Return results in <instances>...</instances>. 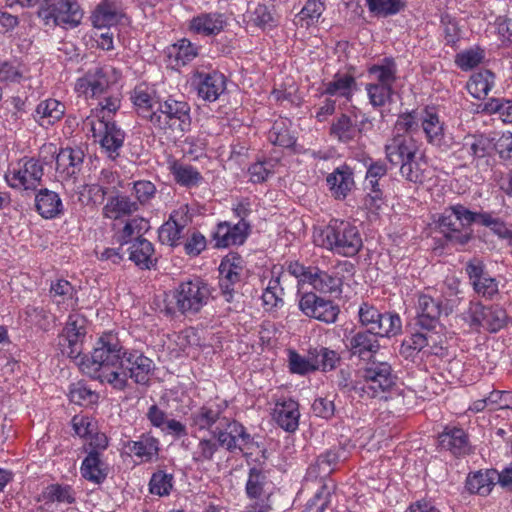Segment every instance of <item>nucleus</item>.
Segmentation results:
<instances>
[{
	"label": "nucleus",
	"mask_w": 512,
	"mask_h": 512,
	"mask_svg": "<svg viewBox=\"0 0 512 512\" xmlns=\"http://www.w3.org/2000/svg\"><path fill=\"white\" fill-rule=\"evenodd\" d=\"M78 365L89 378L120 391L127 387L129 378L137 384H147L154 370L150 358L141 351L126 349L112 333L103 334L92 352L80 358Z\"/></svg>",
	"instance_id": "nucleus-1"
},
{
	"label": "nucleus",
	"mask_w": 512,
	"mask_h": 512,
	"mask_svg": "<svg viewBox=\"0 0 512 512\" xmlns=\"http://www.w3.org/2000/svg\"><path fill=\"white\" fill-rule=\"evenodd\" d=\"M191 107L188 102L168 97L159 101L151 126L163 135L182 137L191 128Z\"/></svg>",
	"instance_id": "nucleus-2"
},
{
	"label": "nucleus",
	"mask_w": 512,
	"mask_h": 512,
	"mask_svg": "<svg viewBox=\"0 0 512 512\" xmlns=\"http://www.w3.org/2000/svg\"><path fill=\"white\" fill-rule=\"evenodd\" d=\"M320 237L322 247L345 257L355 256L363 245L357 227L344 220L332 219Z\"/></svg>",
	"instance_id": "nucleus-3"
},
{
	"label": "nucleus",
	"mask_w": 512,
	"mask_h": 512,
	"mask_svg": "<svg viewBox=\"0 0 512 512\" xmlns=\"http://www.w3.org/2000/svg\"><path fill=\"white\" fill-rule=\"evenodd\" d=\"M475 222V212L457 204L446 208L436 221L439 231L451 243L465 245L472 238L470 226Z\"/></svg>",
	"instance_id": "nucleus-4"
},
{
	"label": "nucleus",
	"mask_w": 512,
	"mask_h": 512,
	"mask_svg": "<svg viewBox=\"0 0 512 512\" xmlns=\"http://www.w3.org/2000/svg\"><path fill=\"white\" fill-rule=\"evenodd\" d=\"M118 77L119 74L115 68L95 65L77 79L75 91L85 98H99L108 93Z\"/></svg>",
	"instance_id": "nucleus-5"
},
{
	"label": "nucleus",
	"mask_w": 512,
	"mask_h": 512,
	"mask_svg": "<svg viewBox=\"0 0 512 512\" xmlns=\"http://www.w3.org/2000/svg\"><path fill=\"white\" fill-rule=\"evenodd\" d=\"M210 297L209 284L199 277L181 282L174 292L176 306L182 314L198 313Z\"/></svg>",
	"instance_id": "nucleus-6"
},
{
	"label": "nucleus",
	"mask_w": 512,
	"mask_h": 512,
	"mask_svg": "<svg viewBox=\"0 0 512 512\" xmlns=\"http://www.w3.org/2000/svg\"><path fill=\"white\" fill-rule=\"evenodd\" d=\"M38 15L46 24L52 21L55 25L75 28L81 23L83 12L75 0H44Z\"/></svg>",
	"instance_id": "nucleus-7"
},
{
	"label": "nucleus",
	"mask_w": 512,
	"mask_h": 512,
	"mask_svg": "<svg viewBox=\"0 0 512 512\" xmlns=\"http://www.w3.org/2000/svg\"><path fill=\"white\" fill-rule=\"evenodd\" d=\"M452 307L443 304L440 297H433L427 293H420L416 304V322L415 325L423 331L442 330L443 326L440 317L449 315Z\"/></svg>",
	"instance_id": "nucleus-8"
},
{
	"label": "nucleus",
	"mask_w": 512,
	"mask_h": 512,
	"mask_svg": "<svg viewBox=\"0 0 512 512\" xmlns=\"http://www.w3.org/2000/svg\"><path fill=\"white\" fill-rule=\"evenodd\" d=\"M452 149V157L466 167L489 155L491 140L483 134H467L460 142H453Z\"/></svg>",
	"instance_id": "nucleus-9"
},
{
	"label": "nucleus",
	"mask_w": 512,
	"mask_h": 512,
	"mask_svg": "<svg viewBox=\"0 0 512 512\" xmlns=\"http://www.w3.org/2000/svg\"><path fill=\"white\" fill-rule=\"evenodd\" d=\"M212 434L220 446L231 453L236 450L242 451L243 446L252 442V437L246 432V428L238 421L228 417H225L223 422L215 427Z\"/></svg>",
	"instance_id": "nucleus-10"
},
{
	"label": "nucleus",
	"mask_w": 512,
	"mask_h": 512,
	"mask_svg": "<svg viewBox=\"0 0 512 512\" xmlns=\"http://www.w3.org/2000/svg\"><path fill=\"white\" fill-rule=\"evenodd\" d=\"M43 175V166L39 160L30 158L23 160L19 168L9 170L5 179L12 188L33 191L40 185Z\"/></svg>",
	"instance_id": "nucleus-11"
},
{
	"label": "nucleus",
	"mask_w": 512,
	"mask_h": 512,
	"mask_svg": "<svg viewBox=\"0 0 512 512\" xmlns=\"http://www.w3.org/2000/svg\"><path fill=\"white\" fill-rule=\"evenodd\" d=\"M299 308L306 316L327 324L335 323L340 313L337 304L331 300L321 298L313 292L301 296Z\"/></svg>",
	"instance_id": "nucleus-12"
},
{
	"label": "nucleus",
	"mask_w": 512,
	"mask_h": 512,
	"mask_svg": "<svg viewBox=\"0 0 512 512\" xmlns=\"http://www.w3.org/2000/svg\"><path fill=\"white\" fill-rule=\"evenodd\" d=\"M89 124H91L93 137L99 139L100 146L107 156L112 160L118 158L124 144L125 132L115 122L98 120V129L93 121Z\"/></svg>",
	"instance_id": "nucleus-13"
},
{
	"label": "nucleus",
	"mask_w": 512,
	"mask_h": 512,
	"mask_svg": "<svg viewBox=\"0 0 512 512\" xmlns=\"http://www.w3.org/2000/svg\"><path fill=\"white\" fill-rule=\"evenodd\" d=\"M420 121L429 144L444 152L452 149V138L446 137L445 124L440 120L434 108H425L421 113Z\"/></svg>",
	"instance_id": "nucleus-14"
},
{
	"label": "nucleus",
	"mask_w": 512,
	"mask_h": 512,
	"mask_svg": "<svg viewBox=\"0 0 512 512\" xmlns=\"http://www.w3.org/2000/svg\"><path fill=\"white\" fill-rule=\"evenodd\" d=\"M219 288L225 301L234 300L235 286L241 280L242 259L239 255H230L222 259L219 265Z\"/></svg>",
	"instance_id": "nucleus-15"
},
{
	"label": "nucleus",
	"mask_w": 512,
	"mask_h": 512,
	"mask_svg": "<svg viewBox=\"0 0 512 512\" xmlns=\"http://www.w3.org/2000/svg\"><path fill=\"white\" fill-rule=\"evenodd\" d=\"M378 337L373 330L352 331L347 337L346 348L351 357H357L362 361H371L380 351Z\"/></svg>",
	"instance_id": "nucleus-16"
},
{
	"label": "nucleus",
	"mask_w": 512,
	"mask_h": 512,
	"mask_svg": "<svg viewBox=\"0 0 512 512\" xmlns=\"http://www.w3.org/2000/svg\"><path fill=\"white\" fill-rule=\"evenodd\" d=\"M227 18L220 12H202L193 16L188 23L190 33L202 37H215L224 31Z\"/></svg>",
	"instance_id": "nucleus-17"
},
{
	"label": "nucleus",
	"mask_w": 512,
	"mask_h": 512,
	"mask_svg": "<svg viewBox=\"0 0 512 512\" xmlns=\"http://www.w3.org/2000/svg\"><path fill=\"white\" fill-rule=\"evenodd\" d=\"M367 365L360 369L358 373L366 383H371L377 391H388L394 384L391 365L381 361H367Z\"/></svg>",
	"instance_id": "nucleus-18"
},
{
	"label": "nucleus",
	"mask_w": 512,
	"mask_h": 512,
	"mask_svg": "<svg viewBox=\"0 0 512 512\" xmlns=\"http://www.w3.org/2000/svg\"><path fill=\"white\" fill-rule=\"evenodd\" d=\"M198 96L205 101H216L226 89V78L218 72H197L193 77Z\"/></svg>",
	"instance_id": "nucleus-19"
},
{
	"label": "nucleus",
	"mask_w": 512,
	"mask_h": 512,
	"mask_svg": "<svg viewBox=\"0 0 512 512\" xmlns=\"http://www.w3.org/2000/svg\"><path fill=\"white\" fill-rule=\"evenodd\" d=\"M250 225L245 220L231 225L229 222H222L217 225L213 233L215 248H226L232 245H241L249 234Z\"/></svg>",
	"instance_id": "nucleus-20"
},
{
	"label": "nucleus",
	"mask_w": 512,
	"mask_h": 512,
	"mask_svg": "<svg viewBox=\"0 0 512 512\" xmlns=\"http://www.w3.org/2000/svg\"><path fill=\"white\" fill-rule=\"evenodd\" d=\"M466 273L469 276L474 291L483 297L492 298L498 293L496 280L484 271V265L480 260L474 259L467 263Z\"/></svg>",
	"instance_id": "nucleus-21"
},
{
	"label": "nucleus",
	"mask_w": 512,
	"mask_h": 512,
	"mask_svg": "<svg viewBox=\"0 0 512 512\" xmlns=\"http://www.w3.org/2000/svg\"><path fill=\"white\" fill-rule=\"evenodd\" d=\"M225 417L221 405H203L192 411L188 420L194 433L206 430L212 432V428L220 425Z\"/></svg>",
	"instance_id": "nucleus-22"
},
{
	"label": "nucleus",
	"mask_w": 512,
	"mask_h": 512,
	"mask_svg": "<svg viewBox=\"0 0 512 512\" xmlns=\"http://www.w3.org/2000/svg\"><path fill=\"white\" fill-rule=\"evenodd\" d=\"M273 488L266 471L260 467L249 469L245 491L250 499H256L257 503H269Z\"/></svg>",
	"instance_id": "nucleus-23"
},
{
	"label": "nucleus",
	"mask_w": 512,
	"mask_h": 512,
	"mask_svg": "<svg viewBox=\"0 0 512 512\" xmlns=\"http://www.w3.org/2000/svg\"><path fill=\"white\" fill-rule=\"evenodd\" d=\"M84 157L79 147L62 148L56 155V171L63 179L75 178L82 169Z\"/></svg>",
	"instance_id": "nucleus-24"
},
{
	"label": "nucleus",
	"mask_w": 512,
	"mask_h": 512,
	"mask_svg": "<svg viewBox=\"0 0 512 512\" xmlns=\"http://www.w3.org/2000/svg\"><path fill=\"white\" fill-rule=\"evenodd\" d=\"M124 17L121 4L114 0H102L91 14V22L95 28H111Z\"/></svg>",
	"instance_id": "nucleus-25"
},
{
	"label": "nucleus",
	"mask_w": 512,
	"mask_h": 512,
	"mask_svg": "<svg viewBox=\"0 0 512 512\" xmlns=\"http://www.w3.org/2000/svg\"><path fill=\"white\" fill-rule=\"evenodd\" d=\"M385 152L391 164L402 165L403 162L416 158L417 145L411 137L397 134L386 144Z\"/></svg>",
	"instance_id": "nucleus-26"
},
{
	"label": "nucleus",
	"mask_w": 512,
	"mask_h": 512,
	"mask_svg": "<svg viewBox=\"0 0 512 512\" xmlns=\"http://www.w3.org/2000/svg\"><path fill=\"white\" fill-rule=\"evenodd\" d=\"M186 207L174 211L167 222L159 229V239L163 244L171 246L178 245V241L182 237V232L189 222Z\"/></svg>",
	"instance_id": "nucleus-27"
},
{
	"label": "nucleus",
	"mask_w": 512,
	"mask_h": 512,
	"mask_svg": "<svg viewBox=\"0 0 512 512\" xmlns=\"http://www.w3.org/2000/svg\"><path fill=\"white\" fill-rule=\"evenodd\" d=\"M129 259L141 270H151L157 265L154 245L143 237H136L129 242Z\"/></svg>",
	"instance_id": "nucleus-28"
},
{
	"label": "nucleus",
	"mask_w": 512,
	"mask_h": 512,
	"mask_svg": "<svg viewBox=\"0 0 512 512\" xmlns=\"http://www.w3.org/2000/svg\"><path fill=\"white\" fill-rule=\"evenodd\" d=\"M139 209L138 202L133 201L129 196L117 192L110 196L102 209L104 218L118 220L132 215Z\"/></svg>",
	"instance_id": "nucleus-29"
},
{
	"label": "nucleus",
	"mask_w": 512,
	"mask_h": 512,
	"mask_svg": "<svg viewBox=\"0 0 512 512\" xmlns=\"http://www.w3.org/2000/svg\"><path fill=\"white\" fill-rule=\"evenodd\" d=\"M299 405L292 399L277 402L274 407L273 418L285 431L294 432L299 425Z\"/></svg>",
	"instance_id": "nucleus-30"
},
{
	"label": "nucleus",
	"mask_w": 512,
	"mask_h": 512,
	"mask_svg": "<svg viewBox=\"0 0 512 512\" xmlns=\"http://www.w3.org/2000/svg\"><path fill=\"white\" fill-rule=\"evenodd\" d=\"M438 442L441 449L450 451L455 456L469 451L468 437L462 428L445 427L438 436Z\"/></svg>",
	"instance_id": "nucleus-31"
},
{
	"label": "nucleus",
	"mask_w": 512,
	"mask_h": 512,
	"mask_svg": "<svg viewBox=\"0 0 512 512\" xmlns=\"http://www.w3.org/2000/svg\"><path fill=\"white\" fill-rule=\"evenodd\" d=\"M108 467L101 459L100 453L92 449L82 461L80 473L82 477L94 484H102L108 476Z\"/></svg>",
	"instance_id": "nucleus-32"
},
{
	"label": "nucleus",
	"mask_w": 512,
	"mask_h": 512,
	"mask_svg": "<svg viewBox=\"0 0 512 512\" xmlns=\"http://www.w3.org/2000/svg\"><path fill=\"white\" fill-rule=\"evenodd\" d=\"M154 91L144 84L136 86L131 92L130 99L134 108L141 118L151 122L152 116L155 114L157 103L153 97Z\"/></svg>",
	"instance_id": "nucleus-33"
},
{
	"label": "nucleus",
	"mask_w": 512,
	"mask_h": 512,
	"mask_svg": "<svg viewBox=\"0 0 512 512\" xmlns=\"http://www.w3.org/2000/svg\"><path fill=\"white\" fill-rule=\"evenodd\" d=\"M35 208L45 219H53L63 212L60 196L47 188L40 189L35 195Z\"/></svg>",
	"instance_id": "nucleus-34"
},
{
	"label": "nucleus",
	"mask_w": 512,
	"mask_h": 512,
	"mask_svg": "<svg viewBox=\"0 0 512 512\" xmlns=\"http://www.w3.org/2000/svg\"><path fill=\"white\" fill-rule=\"evenodd\" d=\"M326 181L336 198H345L354 185L352 169L341 165L327 176Z\"/></svg>",
	"instance_id": "nucleus-35"
},
{
	"label": "nucleus",
	"mask_w": 512,
	"mask_h": 512,
	"mask_svg": "<svg viewBox=\"0 0 512 512\" xmlns=\"http://www.w3.org/2000/svg\"><path fill=\"white\" fill-rule=\"evenodd\" d=\"M309 284L319 292L332 294L341 293L343 281L337 273H329L314 266L312 273L309 274Z\"/></svg>",
	"instance_id": "nucleus-36"
},
{
	"label": "nucleus",
	"mask_w": 512,
	"mask_h": 512,
	"mask_svg": "<svg viewBox=\"0 0 512 512\" xmlns=\"http://www.w3.org/2000/svg\"><path fill=\"white\" fill-rule=\"evenodd\" d=\"M65 114V105L53 98L41 101L33 115L36 122L41 126L53 125Z\"/></svg>",
	"instance_id": "nucleus-37"
},
{
	"label": "nucleus",
	"mask_w": 512,
	"mask_h": 512,
	"mask_svg": "<svg viewBox=\"0 0 512 512\" xmlns=\"http://www.w3.org/2000/svg\"><path fill=\"white\" fill-rule=\"evenodd\" d=\"M496 469L479 470L470 473L466 479V488L470 493L487 496L495 486Z\"/></svg>",
	"instance_id": "nucleus-38"
},
{
	"label": "nucleus",
	"mask_w": 512,
	"mask_h": 512,
	"mask_svg": "<svg viewBox=\"0 0 512 512\" xmlns=\"http://www.w3.org/2000/svg\"><path fill=\"white\" fill-rule=\"evenodd\" d=\"M362 132L347 114L336 117L330 127V136L342 143H349Z\"/></svg>",
	"instance_id": "nucleus-39"
},
{
	"label": "nucleus",
	"mask_w": 512,
	"mask_h": 512,
	"mask_svg": "<svg viewBox=\"0 0 512 512\" xmlns=\"http://www.w3.org/2000/svg\"><path fill=\"white\" fill-rule=\"evenodd\" d=\"M125 448L136 457L150 461L159 452V441L149 433L142 434L136 441H127Z\"/></svg>",
	"instance_id": "nucleus-40"
},
{
	"label": "nucleus",
	"mask_w": 512,
	"mask_h": 512,
	"mask_svg": "<svg viewBox=\"0 0 512 512\" xmlns=\"http://www.w3.org/2000/svg\"><path fill=\"white\" fill-rule=\"evenodd\" d=\"M356 88V79L348 73H336L331 81L324 84L323 95L340 96L350 99Z\"/></svg>",
	"instance_id": "nucleus-41"
},
{
	"label": "nucleus",
	"mask_w": 512,
	"mask_h": 512,
	"mask_svg": "<svg viewBox=\"0 0 512 512\" xmlns=\"http://www.w3.org/2000/svg\"><path fill=\"white\" fill-rule=\"evenodd\" d=\"M368 74L375 79V83L393 86L397 79V64L393 57H384L377 64L368 68Z\"/></svg>",
	"instance_id": "nucleus-42"
},
{
	"label": "nucleus",
	"mask_w": 512,
	"mask_h": 512,
	"mask_svg": "<svg viewBox=\"0 0 512 512\" xmlns=\"http://www.w3.org/2000/svg\"><path fill=\"white\" fill-rule=\"evenodd\" d=\"M170 171L175 181L185 187L196 186L202 180L200 172L193 166L174 161L170 165Z\"/></svg>",
	"instance_id": "nucleus-43"
},
{
	"label": "nucleus",
	"mask_w": 512,
	"mask_h": 512,
	"mask_svg": "<svg viewBox=\"0 0 512 512\" xmlns=\"http://www.w3.org/2000/svg\"><path fill=\"white\" fill-rule=\"evenodd\" d=\"M402 331V320L397 313L385 312L381 313L378 319L376 328L374 329L375 335L379 337L391 338Z\"/></svg>",
	"instance_id": "nucleus-44"
},
{
	"label": "nucleus",
	"mask_w": 512,
	"mask_h": 512,
	"mask_svg": "<svg viewBox=\"0 0 512 512\" xmlns=\"http://www.w3.org/2000/svg\"><path fill=\"white\" fill-rule=\"evenodd\" d=\"M476 224L488 227L493 233L501 238L509 240V244L512 247V231L508 229L506 224L498 217H494L489 212H475Z\"/></svg>",
	"instance_id": "nucleus-45"
},
{
	"label": "nucleus",
	"mask_w": 512,
	"mask_h": 512,
	"mask_svg": "<svg viewBox=\"0 0 512 512\" xmlns=\"http://www.w3.org/2000/svg\"><path fill=\"white\" fill-rule=\"evenodd\" d=\"M309 358L314 361L318 369L323 372L334 370L340 362V355L327 347L313 348L309 350Z\"/></svg>",
	"instance_id": "nucleus-46"
},
{
	"label": "nucleus",
	"mask_w": 512,
	"mask_h": 512,
	"mask_svg": "<svg viewBox=\"0 0 512 512\" xmlns=\"http://www.w3.org/2000/svg\"><path fill=\"white\" fill-rule=\"evenodd\" d=\"M220 444L214 435L210 438H201L192 452V460L197 464H204L211 462L214 459V455L220 448Z\"/></svg>",
	"instance_id": "nucleus-47"
},
{
	"label": "nucleus",
	"mask_w": 512,
	"mask_h": 512,
	"mask_svg": "<svg viewBox=\"0 0 512 512\" xmlns=\"http://www.w3.org/2000/svg\"><path fill=\"white\" fill-rule=\"evenodd\" d=\"M149 227V222L142 217H134L127 221L119 235L121 246L133 241L132 238L134 236L135 238L142 237Z\"/></svg>",
	"instance_id": "nucleus-48"
},
{
	"label": "nucleus",
	"mask_w": 512,
	"mask_h": 512,
	"mask_svg": "<svg viewBox=\"0 0 512 512\" xmlns=\"http://www.w3.org/2000/svg\"><path fill=\"white\" fill-rule=\"evenodd\" d=\"M70 401L80 406H90L97 403L99 395L88 388L84 383L77 382L70 386Z\"/></svg>",
	"instance_id": "nucleus-49"
},
{
	"label": "nucleus",
	"mask_w": 512,
	"mask_h": 512,
	"mask_svg": "<svg viewBox=\"0 0 512 512\" xmlns=\"http://www.w3.org/2000/svg\"><path fill=\"white\" fill-rule=\"evenodd\" d=\"M366 91L370 104L375 108L382 107L386 103L392 101L393 86L378 83H368L366 84Z\"/></svg>",
	"instance_id": "nucleus-50"
},
{
	"label": "nucleus",
	"mask_w": 512,
	"mask_h": 512,
	"mask_svg": "<svg viewBox=\"0 0 512 512\" xmlns=\"http://www.w3.org/2000/svg\"><path fill=\"white\" fill-rule=\"evenodd\" d=\"M369 11L375 15L387 17L395 15L405 7L401 0H365Z\"/></svg>",
	"instance_id": "nucleus-51"
},
{
	"label": "nucleus",
	"mask_w": 512,
	"mask_h": 512,
	"mask_svg": "<svg viewBox=\"0 0 512 512\" xmlns=\"http://www.w3.org/2000/svg\"><path fill=\"white\" fill-rule=\"evenodd\" d=\"M440 23L445 44L455 47L460 41L462 34L458 21L448 13H445L441 16Z\"/></svg>",
	"instance_id": "nucleus-52"
},
{
	"label": "nucleus",
	"mask_w": 512,
	"mask_h": 512,
	"mask_svg": "<svg viewBox=\"0 0 512 512\" xmlns=\"http://www.w3.org/2000/svg\"><path fill=\"white\" fill-rule=\"evenodd\" d=\"M85 337L74 335H68L62 333L59 336V346L63 355L71 359H78L81 357L83 350V341Z\"/></svg>",
	"instance_id": "nucleus-53"
},
{
	"label": "nucleus",
	"mask_w": 512,
	"mask_h": 512,
	"mask_svg": "<svg viewBox=\"0 0 512 512\" xmlns=\"http://www.w3.org/2000/svg\"><path fill=\"white\" fill-rule=\"evenodd\" d=\"M507 320L506 311L499 305L485 307L484 328L489 332H497L502 329Z\"/></svg>",
	"instance_id": "nucleus-54"
},
{
	"label": "nucleus",
	"mask_w": 512,
	"mask_h": 512,
	"mask_svg": "<svg viewBox=\"0 0 512 512\" xmlns=\"http://www.w3.org/2000/svg\"><path fill=\"white\" fill-rule=\"evenodd\" d=\"M484 56V50L480 47L470 48L458 53L455 57V63L460 69L468 71L478 66L483 61Z\"/></svg>",
	"instance_id": "nucleus-55"
},
{
	"label": "nucleus",
	"mask_w": 512,
	"mask_h": 512,
	"mask_svg": "<svg viewBox=\"0 0 512 512\" xmlns=\"http://www.w3.org/2000/svg\"><path fill=\"white\" fill-rule=\"evenodd\" d=\"M43 497L51 502L57 501L67 504L75 502L73 489L68 485L51 484L43 492Z\"/></svg>",
	"instance_id": "nucleus-56"
},
{
	"label": "nucleus",
	"mask_w": 512,
	"mask_h": 512,
	"mask_svg": "<svg viewBox=\"0 0 512 512\" xmlns=\"http://www.w3.org/2000/svg\"><path fill=\"white\" fill-rule=\"evenodd\" d=\"M172 474L159 470L152 474L149 482V491L158 496L168 495L172 489Z\"/></svg>",
	"instance_id": "nucleus-57"
},
{
	"label": "nucleus",
	"mask_w": 512,
	"mask_h": 512,
	"mask_svg": "<svg viewBox=\"0 0 512 512\" xmlns=\"http://www.w3.org/2000/svg\"><path fill=\"white\" fill-rule=\"evenodd\" d=\"M325 10V5L320 0H308L299 13L300 20L309 27L315 24Z\"/></svg>",
	"instance_id": "nucleus-58"
},
{
	"label": "nucleus",
	"mask_w": 512,
	"mask_h": 512,
	"mask_svg": "<svg viewBox=\"0 0 512 512\" xmlns=\"http://www.w3.org/2000/svg\"><path fill=\"white\" fill-rule=\"evenodd\" d=\"M381 312L372 304L363 302L358 309L359 323L366 327V330H373L376 328L378 319Z\"/></svg>",
	"instance_id": "nucleus-59"
},
{
	"label": "nucleus",
	"mask_w": 512,
	"mask_h": 512,
	"mask_svg": "<svg viewBox=\"0 0 512 512\" xmlns=\"http://www.w3.org/2000/svg\"><path fill=\"white\" fill-rule=\"evenodd\" d=\"M462 319L471 329L478 330L480 327L484 328L485 306L481 303H470L468 310L462 313Z\"/></svg>",
	"instance_id": "nucleus-60"
},
{
	"label": "nucleus",
	"mask_w": 512,
	"mask_h": 512,
	"mask_svg": "<svg viewBox=\"0 0 512 512\" xmlns=\"http://www.w3.org/2000/svg\"><path fill=\"white\" fill-rule=\"evenodd\" d=\"M289 368L292 373L299 375H305L309 372L318 370V366L314 364V361L306 359L298 354L296 351L289 352Z\"/></svg>",
	"instance_id": "nucleus-61"
},
{
	"label": "nucleus",
	"mask_w": 512,
	"mask_h": 512,
	"mask_svg": "<svg viewBox=\"0 0 512 512\" xmlns=\"http://www.w3.org/2000/svg\"><path fill=\"white\" fill-rule=\"evenodd\" d=\"M74 292L75 290L71 283L63 279L51 284L50 287V295L53 301L58 305L64 303L68 299H71Z\"/></svg>",
	"instance_id": "nucleus-62"
},
{
	"label": "nucleus",
	"mask_w": 512,
	"mask_h": 512,
	"mask_svg": "<svg viewBox=\"0 0 512 512\" xmlns=\"http://www.w3.org/2000/svg\"><path fill=\"white\" fill-rule=\"evenodd\" d=\"M400 173L402 177L412 183H422L425 179L424 170L415 158L403 162L400 166Z\"/></svg>",
	"instance_id": "nucleus-63"
},
{
	"label": "nucleus",
	"mask_w": 512,
	"mask_h": 512,
	"mask_svg": "<svg viewBox=\"0 0 512 512\" xmlns=\"http://www.w3.org/2000/svg\"><path fill=\"white\" fill-rule=\"evenodd\" d=\"M486 110L498 113L505 123H512V100L492 99L486 104Z\"/></svg>",
	"instance_id": "nucleus-64"
}]
</instances>
